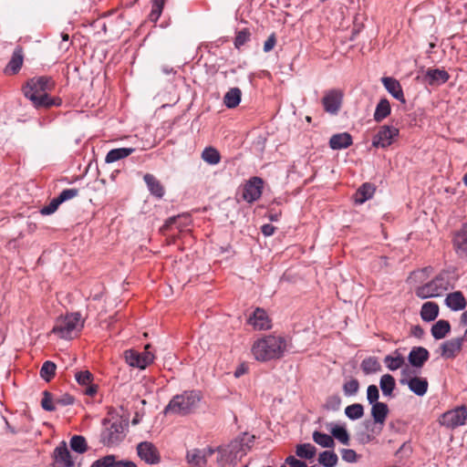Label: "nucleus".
<instances>
[{
  "mask_svg": "<svg viewBox=\"0 0 467 467\" xmlns=\"http://www.w3.org/2000/svg\"><path fill=\"white\" fill-rule=\"evenodd\" d=\"M332 436L344 445H349L350 438L345 426L335 424L331 427Z\"/></svg>",
  "mask_w": 467,
  "mask_h": 467,
  "instance_id": "c9c22d12",
  "label": "nucleus"
},
{
  "mask_svg": "<svg viewBox=\"0 0 467 467\" xmlns=\"http://www.w3.org/2000/svg\"><path fill=\"white\" fill-rule=\"evenodd\" d=\"M135 151L134 148H117L110 150L106 157V163H112L129 157Z\"/></svg>",
  "mask_w": 467,
  "mask_h": 467,
  "instance_id": "cd10ccee",
  "label": "nucleus"
},
{
  "mask_svg": "<svg viewBox=\"0 0 467 467\" xmlns=\"http://www.w3.org/2000/svg\"><path fill=\"white\" fill-rule=\"evenodd\" d=\"M413 372L408 367L402 368L400 383L408 386L409 389L415 395L422 397L428 391L429 382L426 378L412 377Z\"/></svg>",
  "mask_w": 467,
  "mask_h": 467,
  "instance_id": "0eeeda50",
  "label": "nucleus"
},
{
  "mask_svg": "<svg viewBox=\"0 0 467 467\" xmlns=\"http://www.w3.org/2000/svg\"><path fill=\"white\" fill-rule=\"evenodd\" d=\"M344 92L339 88H332L327 90L323 96V109L332 115L338 114L342 108Z\"/></svg>",
  "mask_w": 467,
  "mask_h": 467,
  "instance_id": "1a4fd4ad",
  "label": "nucleus"
},
{
  "mask_svg": "<svg viewBox=\"0 0 467 467\" xmlns=\"http://www.w3.org/2000/svg\"><path fill=\"white\" fill-rule=\"evenodd\" d=\"M77 382L81 386H87L92 383L93 375L88 370H79L75 373Z\"/></svg>",
  "mask_w": 467,
  "mask_h": 467,
  "instance_id": "a18cd8bd",
  "label": "nucleus"
},
{
  "mask_svg": "<svg viewBox=\"0 0 467 467\" xmlns=\"http://www.w3.org/2000/svg\"><path fill=\"white\" fill-rule=\"evenodd\" d=\"M341 405V399L338 396H331L327 400L326 407L327 410H337Z\"/></svg>",
  "mask_w": 467,
  "mask_h": 467,
  "instance_id": "6e6d98bb",
  "label": "nucleus"
},
{
  "mask_svg": "<svg viewBox=\"0 0 467 467\" xmlns=\"http://www.w3.org/2000/svg\"><path fill=\"white\" fill-rule=\"evenodd\" d=\"M451 331V325L449 321L444 319L438 320L431 329V335L435 339H442Z\"/></svg>",
  "mask_w": 467,
  "mask_h": 467,
  "instance_id": "7c9ffc66",
  "label": "nucleus"
},
{
  "mask_svg": "<svg viewBox=\"0 0 467 467\" xmlns=\"http://www.w3.org/2000/svg\"><path fill=\"white\" fill-rule=\"evenodd\" d=\"M343 393L347 397L355 396L359 390V382L356 379H347L342 387Z\"/></svg>",
  "mask_w": 467,
  "mask_h": 467,
  "instance_id": "37998d69",
  "label": "nucleus"
},
{
  "mask_svg": "<svg viewBox=\"0 0 467 467\" xmlns=\"http://www.w3.org/2000/svg\"><path fill=\"white\" fill-rule=\"evenodd\" d=\"M451 287L449 273L442 271L439 273L432 280L418 286L415 289V295L421 299L441 296Z\"/></svg>",
  "mask_w": 467,
  "mask_h": 467,
  "instance_id": "20e7f679",
  "label": "nucleus"
},
{
  "mask_svg": "<svg viewBox=\"0 0 467 467\" xmlns=\"http://www.w3.org/2000/svg\"><path fill=\"white\" fill-rule=\"evenodd\" d=\"M57 366L52 361H45L40 368V377L49 382L56 375Z\"/></svg>",
  "mask_w": 467,
  "mask_h": 467,
  "instance_id": "ea45409f",
  "label": "nucleus"
},
{
  "mask_svg": "<svg viewBox=\"0 0 467 467\" xmlns=\"http://www.w3.org/2000/svg\"><path fill=\"white\" fill-rule=\"evenodd\" d=\"M187 461L194 467H202L206 464L205 455L199 449L189 451L186 455Z\"/></svg>",
  "mask_w": 467,
  "mask_h": 467,
  "instance_id": "e433bc0d",
  "label": "nucleus"
},
{
  "mask_svg": "<svg viewBox=\"0 0 467 467\" xmlns=\"http://www.w3.org/2000/svg\"><path fill=\"white\" fill-rule=\"evenodd\" d=\"M242 92L238 88H230L223 97V103L228 109H234L241 101Z\"/></svg>",
  "mask_w": 467,
  "mask_h": 467,
  "instance_id": "2f4dec72",
  "label": "nucleus"
},
{
  "mask_svg": "<svg viewBox=\"0 0 467 467\" xmlns=\"http://www.w3.org/2000/svg\"><path fill=\"white\" fill-rule=\"evenodd\" d=\"M275 227L270 223H265L261 227V232L265 236H271L274 234Z\"/></svg>",
  "mask_w": 467,
  "mask_h": 467,
  "instance_id": "e2e57ef3",
  "label": "nucleus"
},
{
  "mask_svg": "<svg viewBox=\"0 0 467 467\" xmlns=\"http://www.w3.org/2000/svg\"><path fill=\"white\" fill-rule=\"evenodd\" d=\"M381 82L388 92L397 100L405 104L406 99L404 97L403 89L400 83L394 78L384 77L381 78Z\"/></svg>",
  "mask_w": 467,
  "mask_h": 467,
  "instance_id": "f3484780",
  "label": "nucleus"
},
{
  "mask_svg": "<svg viewBox=\"0 0 467 467\" xmlns=\"http://www.w3.org/2000/svg\"><path fill=\"white\" fill-rule=\"evenodd\" d=\"M215 451H217L218 455H220V458L217 459V462L220 463L223 462V458L227 453L226 448L218 447L216 449H213L212 447H208L202 451V455H205V459H206L207 457H211Z\"/></svg>",
  "mask_w": 467,
  "mask_h": 467,
  "instance_id": "09e8293b",
  "label": "nucleus"
},
{
  "mask_svg": "<svg viewBox=\"0 0 467 467\" xmlns=\"http://www.w3.org/2000/svg\"><path fill=\"white\" fill-rule=\"evenodd\" d=\"M453 245L457 254L460 257L467 258V223L456 232L453 237Z\"/></svg>",
  "mask_w": 467,
  "mask_h": 467,
  "instance_id": "6ab92c4d",
  "label": "nucleus"
},
{
  "mask_svg": "<svg viewBox=\"0 0 467 467\" xmlns=\"http://www.w3.org/2000/svg\"><path fill=\"white\" fill-rule=\"evenodd\" d=\"M254 439V436H250L247 433H244L240 441V447H241L240 451H242L243 452L245 453V449L244 448V446L245 445L247 448H249L250 447L249 443L253 442Z\"/></svg>",
  "mask_w": 467,
  "mask_h": 467,
  "instance_id": "052dcab7",
  "label": "nucleus"
},
{
  "mask_svg": "<svg viewBox=\"0 0 467 467\" xmlns=\"http://www.w3.org/2000/svg\"><path fill=\"white\" fill-rule=\"evenodd\" d=\"M113 467H137V465L135 462L128 460L117 461L116 456L114 455Z\"/></svg>",
  "mask_w": 467,
  "mask_h": 467,
  "instance_id": "680f3d73",
  "label": "nucleus"
},
{
  "mask_svg": "<svg viewBox=\"0 0 467 467\" xmlns=\"http://www.w3.org/2000/svg\"><path fill=\"white\" fill-rule=\"evenodd\" d=\"M353 143L352 136L348 132L334 134L329 140V146L332 150H344Z\"/></svg>",
  "mask_w": 467,
  "mask_h": 467,
  "instance_id": "5701e85b",
  "label": "nucleus"
},
{
  "mask_svg": "<svg viewBox=\"0 0 467 467\" xmlns=\"http://www.w3.org/2000/svg\"><path fill=\"white\" fill-rule=\"evenodd\" d=\"M276 44V37H275V35L273 33L271 34L268 38L265 41V44H264V51L265 53H268L270 52L271 50L274 49L275 46Z\"/></svg>",
  "mask_w": 467,
  "mask_h": 467,
  "instance_id": "13d9d810",
  "label": "nucleus"
},
{
  "mask_svg": "<svg viewBox=\"0 0 467 467\" xmlns=\"http://www.w3.org/2000/svg\"><path fill=\"white\" fill-rule=\"evenodd\" d=\"M376 192L374 184L369 182L363 183L356 192L354 195L355 202L362 204L368 200L371 199Z\"/></svg>",
  "mask_w": 467,
  "mask_h": 467,
  "instance_id": "393cba45",
  "label": "nucleus"
},
{
  "mask_svg": "<svg viewBox=\"0 0 467 467\" xmlns=\"http://www.w3.org/2000/svg\"><path fill=\"white\" fill-rule=\"evenodd\" d=\"M138 456L148 464H156L161 456L156 446L150 441H141L137 445Z\"/></svg>",
  "mask_w": 467,
  "mask_h": 467,
  "instance_id": "ddd939ff",
  "label": "nucleus"
},
{
  "mask_svg": "<svg viewBox=\"0 0 467 467\" xmlns=\"http://www.w3.org/2000/svg\"><path fill=\"white\" fill-rule=\"evenodd\" d=\"M143 180L150 192L156 198L161 199L165 194V189L161 182L152 174L147 173Z\"/></svg>",
  "mask_w": 467,
  "mask_h": 467,
  "instance_id": "b1692460",
  "label": "nucleus"
},
{
  "mask_svg": "<svg viewBox=\"0 0 467 467\" xmlns=\"http://www.w3.org/2000/svg\"><path fill=\"white\" fill-rule=\"evenodd\" d=\"M54 467H73L75 462L65 441L60 442L53 452Z\"/></svg>",
  "mask_w": 467,
  "mask_h": 467,
  "instance_id": "4468645a",
  "label": "nucleus"
},
{
  "mask_svg": "<svg viewBox=\"0 0 467 467\" xmlns=\"http://www.w3.org/2000/svg\"><path fill=\"white\" fill-rule=\"evenodd\" d=\"M379 398V389L376 385H369L367 389V400L369 404L378 403Z\"/></svg>",
  "mask_w": 467,
  "mask_h": 467,
  "instance_id": "3c124183",
  "label": "nucleus"
},
{
  "mask_svg": "<svg viewBox=\"0 0 467 467\" xmlns=\"http://www.w3.org/2000/svg\"><path fill=\"white\" fill-rule=\"evenodd\" d=\"M56 403L52 398V395L48 391L43 392V398L41 400L42 408L47 411H54L56 410Z\"/></svg>",
  "mask_w": 467,
  "mask_h": 467,
  "instance_id": "49530a36",
  "label": "nucleus"
},
{
  "mask_svg": "<svg viewBox=\"0 0 467 467\" xmlns=\"http://www.w3.org/2000/svg\"><path fill=\"white\" fill-rule=\"evenodd\" d=\"M247 372V366L244 364L240 365L234 371V377L240 378Z\"/></svg>",
  "mask_w": 467,
  "mask_h": 467,
  "instance_id": "338daca9",
  "label": "nucleus"
},
{
  "mask_svg": "<svg viewBox=\"0 0 467 467\" xmlns=\"http://www.w3.org/2000/svg\"><path fill=\"white\" fill-rule=\"evenodd\" d=\"M467 420V408L460 406L444 412L440 418V423L447 428L455 429L464 425Z\"/></svg>",
  "mask_w": 467,
  "mask_h": 467,
  "instance_id": "9d476101",
  "label": "nucleus"
},
{
  "mask_svg": "<svg viewBox=\"0 0 467 467\" xmlns=\"http://www.w3.org/2000/svg\"><path fill=\"white\" fill-rule=\"evenodd\" d=\"M341 458L347 462H355L358 459L357 452L352 449H343L340 451Z\"/></svg>",
  "mask_w": 467,
  "mask_h": 467,
  "instance_id": "5fc2aeb1",
  "label": "nucleus"
},
{
  "mask_svg": "<svg viewBox=\"0 0 467 467\" xmlns=\"http://www.w3.org/2000/svg\"><path fill=\"white\" fill-rule=\"evenodd\" d=\"M114 455H106L93 462L90 467H113Z\"/></svg>",
  "mask_w": 467,
  "mask_h": 467,
  "instance_id": "8fccbe9b",
  "label": "nucleus"
},
{
  "mask_svg": "<svg viewBox=\"0 0 467 467\" xmlns=\"http://www.w3.org/2000/svg\"><path fill=\"white\" fill-rule=\"evenodd\" d=\"M460 323H461V325H462V326H467V311H464V312L461 315Z\"/></svg>",
  "mask_w": 467,
  "mask_h": 467,
  "instance_id": "774afa93",
  "label": "nucleus"
},
{
  "mask_svg": "<svg viewBox=\"0 0 467 467\" xmlns=\"http://www.w3.org/2000/svg\"><path fill=\"white\" fill-rule=\"evenodd\" d=\"M424 78L429 85L433 86L446 83L450 78V75L444 69L429 68Z\"/></svg>",
  "mask_w": 467,
  "mask_h": 467,
  "instance_id": "4be33fe9",
  "label": "nucleus"
},
{
  "mask_svg": "<svg viewBox=\"0 0 467 467\" xmlns=\"http://www.w3.org/2000/svg\"><path fill=\"white\" fill-rule=\"evenodd\" d=\"M389 414V407L384 402L372 404L371 416L376 423L383 425Z\"/></svg>",
  "mask_w": 467,
  "mask_h": 467,
  "instance_id": "c85d7f7f",
  "label": "nucleus"
},
{
  "mask_svg": "<svg viewBox=\"0 0 467 467\" xmlns=\"http://www.w3.org/2000/svg\"><path fill=\"white\" fill-rule=\"evenodd\" d=\"M383 361L385 366L391 371L401 368L405 364V358L398 349L392 354L387 355Z\"/></svg>",
  "mask_w": 467,
  "mask_h": 467,
  "instance_id": "bb28decb",
  "label": "nucleus"
},
{
  "mask_svg": "<svg viewBox=\"0 0 467 467\" xmlns=\"http://www.w3.org/2000/svg\"><path fill=\"white\" fill-rule=\"evenodd\" d=\"M379 387L384 396L391 397L396 387L395 379L390 374H384L380 378Z\"/></svg>",
  "mask_w": 467,
  "mask_h": 467,
  "instance_id": "72a5a7b5",
  "label": "nucleus"
},
{
  "mask_svg": "<svg viewBox=\"0 0 467 467\" xmlns=\"http://www.w3.org/2000/svg\"><path fill=\"white\" fill-rule=\"evenodd\" d=\"M201 157L203 161L210 165H216L221 161V154L219 150L212 146L204 148Z\"/></svg>",
  "mask_w": 467,
  "mask_h": 467,
  "instance_id": "f704fd0d",
  "label": "nucleus"
},
{
  "mask_svg": "<svg viewBox=\"0 0 467 467\" xmlns=\"http://www.w3.org/2000/svg\"><path fill=\"white\" fill-rule=\"evenodd\" d=\"M334 437L323 433V448H331L334 445Z\"/></svg>",
  "mask_w": 467,
  "mask_h": 467,
  "instance_id": "0e129e2a",
  "label": "nucleus"
},
{
  "mask_svg": "<svg viewBox=\"0 0 467 467\" xmlns=\"http://www.w3.org/2000/svg\"><path fill=\"white\" fill-rule=\"evenodd\" d=\"M338 457L334 451H323V467H335Z\"/></svg>",
  "mask_w": 467,
  "mask_h": 467,
  "instance_id": "de8ad7c7",
  "label": "nucleus"
},
{
  "mask_svg": "<svg viewBox=\"0 0 467 467\" xmlns=\"http://www.w3.org/2000/svg\"><path fill=\"white\" fill-rule=\"evenodd\" d=\"M430 353L423 347H413L409 353L408 360L414 368H421L429 359Z\"/></svg>",
  "mask_w": 467,
  "mask_h": 467,
  "instance_id": "a211bd4d",
  "label": "nucleus"
},
{
  "mask_svg": "<svg viewBox=\"0 0 467 467\" xmlns=\"http://www.w3.org/2000/svg\"><path fill=\"white\" fill-rule=\"evenodd\" d=\"M467 334V330L462 337L451 338L446 340L441 346V357L444 358H454L457 354L462 350V344L465 340V335Z\"/></svg>",
  "mask_w": 467,
  "mask_h": 467,
  "instance_id": "dca6fc26",
  "label": "nucleus"
},
{
  "mask_svg": "<svg viewBox=\"0 0 467 467\" xmlns=\"http://www.w3.org/2000/svg\"><path fill=\"white\" fill-rule=\"evenodd\" d=\"M439 306L435 302L428 301L421 306L420 317L423 321L431 322L437 318Z\"/></svg>",
  "mask_w": 467,
  "mask_h": 467,
  "instance_id": "a878e982",
  "label": "nucleus"
},
{
  "mask_svg": "<svg viewBox=\"0 0 467 467\" xmlns=\"http://www.w3.org/2000/svg\"><path fill=\"white\" fill-rule=\"evenodd\" d=\"M151 346L147 344L143 352L135 349H128L124 351V358L126 363L132 368L145 369L149 365L153 363L155 359L154 354L150 350Z\"/></svg>",
  "mask_w": 467,
  "mask_h": 467,
  "instance_id": "423d86ee",
  "label": "nucleus"
},
{
  "mask_svg": "<svg viewBox=\"0 0 467 467\" xmlns=\"http://www.w3.org/2000/svg\"><path fill=\"white\" fill-rule=\"evenodd\" d=\"M287 340L280 336L267 335L255 340L251 351L258 361L265 362L281 358L287 350Z\"/></svg>",
  "mask_w": 467,
  "mask_h": 467,
  "instance_id": "f03ea898",
  "label": "nucleus"
},
{
  "mask_svg": "<svg viewBox=\"0 0 467 467\" xmlns=\"http://www.w3.org/2000/svg\"><path fill=\"white\" fill-rule=\"evenodd\" d=\"M123 438V426L119 421L112 422L101 433V441L108 446L118 444Z\"/></svg>",
  "mask_w": 467,
  "mask_h": 467,
  "instance_id": "f8f14e48",
  "label": "nucleus"
},
{
  "mask_svg": "<svg viewBox=\"0 0 467 467\" xmlns=\"http://www.w3.org/2000/svg\"><path fill=\"white\" fill-rule=\"evenodd\" d=\"M285 462L290 467H307V465L304 462H302L300 460H297L294 456L287 457L286 460H285Z\"/></svg>",
  "mask_w": 467,
  "mask_h": 467,
  "instance_id": "bf43d9fd",
  "label": "nucleus"
},
{
  "mask_svg": "<svg viewBox=\"0 0 467 467\" xmlns=\"http://www.w3.org/2000/svg\"><path fill=\"white\" fill-rule=\"evenodd\" d=\"M74 398L69 394H63L55 400V403L59 406H68L74 403Z\"/></svg>",
  "mask_w": 467,
  "mask_h": 467,
  "instance_id": "4d7b16f0",
  "label": "nucleus"
},
{
  "mask_svg": "<svg viewBox=\"0 0 467 467\" xmlns=\"http://www.w3.org/2000/svg\"><path fill=\"white\" fill-rule=\"evenodd\" d=\"M84 322L79 313H71L59 317L52 329V333L64 339H71L83 327Z\"/></svg>",
  "mask_w": 467,
  "mask_h": 467,
  "instance_id": "39448f33",
  "label": "nucleus"
},
{
  "mask_svg": "<svg viewBox=\"0 0 467 467\" xmlns=\"http://www.w3.org/2000/svg\"><path fill=\"white\" fill-rule=\"evenodd\" d=\"M202 399V393L200 390H185L182 394L175 395L164 408L165 415L186 416L192 413L198 407Z\"/></svg>",
  "mask_w": 467,
  "mask_h": 467,
  "instance_id": "7ed1b4c3",
  "label": "nucleus"
},
{
  "mask_svg": "<svg viewBox=\"0 0 467 467\" xmlns=\"http://www.w3.org/2000/svg\"><path fill=\"white\" fill-rule=\"evenodd\" d=\"M60 204L59 199L57 197L54 198L47 206L42 208L41 213L46 215L52 214L57 210Z\"/></svg>",
  "mask_w": 467,
  "mask_h": 467,
  "instance_id": "864d4df0",
  "label": "nucleus"
},
{
  "mask_svg": "<svg viewBox=\"0 0 467 467\" xmlns=\"http://www.w3.org/2000/svg\"><path fill=\"white\" fill-rule=\"evenodd\" d=\"M360 368L365 375H370L381 370V365L375 357H368L362 360Z\"/></svg>",
  "mask_w": 467,
  "mask_h": 467,
  "instance_id": "473e14b6",
  "label": "nucleus"
},
{
  "mask_svg": "<svg viewBox=\"0 0 467 467\" xmlns=\"http://www.w3.org/2000/svg\"><path fill=\"white\" fill-rule=\"evenodd\" d=\"M166 0H152L151 11L149 15V20L152 23H156L161 13Z\"/></svg>",
  "mask_w": 467,
  "mask_h": 467,
  "instance_id": "c03bdc74",
  "label": "nucleus"
},
{
  "mask_svg": "<svg viewBox=\"0 0 467 467\" xmlns=\"http://www.w3.org/2000/svg\"><path fill=\"white\" fill-rule=\"evenodd\" d=\"M24 62L23 48L16 47L13 52L12 57L5 68L7 75H15L21 69Z\"/></svg>",
  "mask_w": 467,
  "mask_h": 467,
  "instance_id": "aec40b11",
  "label": "nucleus"
},
{
  "mask_svg": "<svg viewBox=\"0 0 467 467\" xmlns=\"http://www.w3.org/2000/svg\"><path fill=\"white\" fill-rule=\"evenodd\" d=\"M391 112V108L389 101L387 99H379V103L376 106L375 111H374V120L376 122H381L384 120L388 116H389Z\"/></svg>",
  "mask_w": 467,
  "mask_h": 467,
  "instance_id": "c756f323",
  "label": "nucleus"
},
{
  "mask_svg": "<svg viewBox=\"0 0 467 467\" xmlns=\"http://www.w3.org/2000/svg\"><path fill=\"white\" fill-rule=\"evenodd\" d=\"M69 444L71 450L79 454L85 453L88 449L85 437L81 435H74L70 439Z\"/></svg>",
  "mask_w": 467,
  "mask_h": 467,
  "instance_id": "4c0bfd02",
  "label": "nucleus"
},
{
  "mask_svg": "<svg viewBox=\"0 0 467 467\" xmlns=\"http://www.w3.org/2000/svg\"><path fill=\"white\" fill-rule=\"evenodd\" d=\"M251 40V32L248 28H244L236 32L234 45L237 49H241L243 46Z\"/></svg>",
  "mask_w": 467,
  "mask_h": 467,
  "instance_id": "79ce46f5",
  "label": "nucleus"
},
{
  "mask_svg": "<svg viewBox=\"0 0 467 467\" xmlns=\"http://www.w3.org/2000/svg\"><path fill=\"white\" fill-rule=\"evenodd\" d=\"M445 305L452 311L463 310L467 306V301L461 291H455L446 296Z\"/></svg>",
  "mask_w": 467,
  "mask_h": 467,
  "instance_id": "412c9836",
  "label": "nucleus"
},
{
  "mask_svg": "<svg viewBox=\"0 0 467 467\" xmlns=\"http://www.w3.org/2000/svg\"><path fill=\"white\" fill-rule=\"evenodd\" d=\"M296 455L303 459H312L316 455V448L310 443L299 444L296 446Z\"/></svg>",
  "mask_w": 467,
  "mask_h": 467,
  "instance_id": "a19ab883",
  "label": "nucleus"
},
{
  "mask_svg": "<svg viewBox=\"0 0 467 467\" xmlns=\"http://www.w3.org/2000/svg\"><path fill=\"white\" fill-rule=\"evenodd\" d=\"M84 392L89 397H94L98 392V386L96 384L90 383L89 385H87Z\"/></svg>",
  "mask_w": 467,
  "mask_h": 467,
  "instance_id": "69168bd1",
  "label": "nucleus"
},
{
  "mask_svg": "<svg viewBox=\"0 0 467 467\" xmlns=\"http://www.w3.org/2000/svg\"><path fill=\"white\" fill-rule=\"evenodd\" d=\"M78 189H74V188H71V189H66V190H63L59 195L57 196V198L59 199L60 202H64L66 201H68V200H71L73 198H75L76 196H78Z\"/></svg>",
  "mask_w": 467,
  "mask_h": 467,
  "instance_id": "603ef678",
  "label": "nucleus"
},
{
  "mask_svg": "<svg viewBox=\"0 0 467 467\" xmlns=\"http://www.w3.org/2000/svg\"><path fill=\"white\" fill-rule=\"evenodd\" d=\"M399 135L400 130L398 128L390 125H383L373 137L372 146L386 149L395 141Z\"/></svg>",
  "mask_w": 467,
  "mask_h": 467,
  "instance_id": "6e6552de",
  "label": "nucleus"
},
{
  "mask_svg": "<svg viewBox=\"0 0 467 467\" xmlns=\"http://www.w3.org/2000/svg\"><path fill=\"white\" fill-rule=\"evenodd\" d=\"M55 87L52 78L47 76L36 77L29 79L24 87V94L29 99L36 108H50L52 106H60L62 103L59 98H51L48 91Z\"/></svg>",
  "mask_w": 467,
  "mask_h": 467,
  "instance_id": "f257e3e1",
  "label": "nucleus"
},
{
  "mask_svg": "<svg viewBox=\"0 0 467 467\" xmlns=\"http://www.w3.org/2000/svg\"><path fill=\"white\" fill-rule=\"evenodd\" d=\"M247 323L255 330H267L272 327V321L266 311L261 307H256L249 317Z\"/></svg>",
  "mask_w": 467,
  "mask_h": 467,
  "instance_id": "2eb2a0df",
  "label": "nucleus"
},
{
  "mask_svg": "<svg viewBox=\"0 0 467 467\" xmlns=\"http://www.w3.org/2000/svg\"><path fill=\"white\" fill-rule=\"evenodd\" d=\"M263 188V179L257 176H254L244 184L242 197L245 202L253 203L261 198Z\"/></svg>",
  "mask_w": 467,
  "mask_h": 467,
  "instance_id": "9b49d317",
  "label": "nucleus"
},
{
  "mask_svg": "<svg viewBox=\"0 0 467 467\" xmlns=\"http://www.w3.org/2000/svg\"><path fill=\"white\" fill-rule=\"evenodd\" d=\"M345 414L351 420H358L364 415V407L360 403L348 405L345 409Z\"/></svg>",
  "mask_w": 467,
  "mask_h": 467,
  "instance_id": "58836bf2",
  "label": "nucleus"
}]
</instances>
